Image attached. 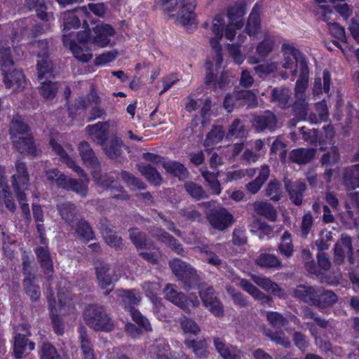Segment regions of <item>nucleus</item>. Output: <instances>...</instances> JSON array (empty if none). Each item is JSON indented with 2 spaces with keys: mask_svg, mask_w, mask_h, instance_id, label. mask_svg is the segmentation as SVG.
Listing matches in <instances>:
<instances>
[{
  "mask_svg": "<svg viewBox=\"0 0 359 359\" xmlns=\"http://www.w3.org/2000/svg\"><path fill=\"white\" fill-rule=\"evenodd\" d=\"M316 289L306 285H299L294 290V296L306 302H312L316 297Z\"/></svg>",
  "mask_w": 359,
  "mask_h": 359,
  "instance_id": "nucleus-48",
  "label": "nucleus"
},
{
  "mask_svg": "<svg viewBox=\"0 0 359 359\" xmlns=\"http://www.w3.org/2000/svg\"><path fill=\"white\" fill-rule=\"evenodd\" d=\"M169 351L168 344L163 339H159L151 346L149 354L152 359H170Z\"/></svg>",
  "mask_w": 359,
  "mask_h": 359,
  "instance_id": "nucleus-29",
  "label": "nucleus"
},
{
  "mask_svg": "<svg viewBox=\"0 0 359 359\" xmlns=\"http://www.w3.org/2000/svg\"><path fill=\"white\" fill-rule=\"evenodd\" d=\"M57 297L59 302L58 310L61 314L67 313L74 309V299L68 290H59Z\"/></svg>",
  "mask_w": 359,
  "mask_h": 359,
  "instance_id": "nucleus-36",
  "label": "nucleus"
},
{
  "mask_svg": "<svg viewBox=\"0 0 359 359\" xmlns=\"http://www.w3.org/2000/svg\"><path fill=\"white\" fill-rule=\"evenodd\" d=\"M79 149L82 159L88 166H94L97 164V159L88 143L83 142L79 144Z\"/></svg>",
  "mask_w": 359,
  "mask_h": 359,
  "instance_id": "nucleus-49",
  "label": "nucleus"
},
{
  "mask_svg": "<svg viewBox=\"0 0 359 359\" xmlns=\"http://www.w3.org/2000/svg\"><path fill=\"white\" fill-rule=\"evenodd\" d=\"M100 99L97 93L92 90L87 99L80 98L76 103V108L81 114L83 111L88 110L90 113V119L100 118L104 114V111L99 105Z\"/></svg>",
  "mask_w": 359,
  "mask_h": 359,
  "instance_id": "nucleus-16",
  "label": "nucleus"
},
{
  "mask_svg": "<svg viewBox=\"0 0 359 359\" xmlns=\"http://www.w3.org/2000/svg\"><path fill=\"white\" fill-rule=\"evenodd\" d=\"M116 295L121 299L126 309H128L133 320L147 331L151 330V325L148 320L144 318L134 306L140 300V296L135 290H119Z\"/></svg>",
  "mask_w": 359,
  "mask_h": 359,
  "instance_id": "nucleus-10",
  "label": "nucleus"
},
{
  "mask_svg": "<svg viewBox=\"0 0 359 359\" xmlns=\"http://www.w3.org/2000/svg\"><path fill=\"white\" fill-rule=\"evenodd\" d=\"M316 154L314 149H293L290 154V159L298 164H306L311 161Z\"/></svg>",
  "mask_w": 359,
  "mask_h": 359,
  "instance_id": "nucleus-31",
  "label": "nucleus"
},
{
  "mask_svg": "<svg viewBox=\"0 0 359 359\" xmlns=\"http://www.w3.org/2000/svg\"><path fill=\"white\" fill-rule=\"evenodd\" d=\"M259 9L257 5L254 6L247 22L246 31L251 37L255 36L261 28Z\"/></svg>",
  "mask_w": 359,
  "mask_h": 359,
  "instance_id": "nucleus-34",
  "label": "nucleus"
},
{
  "mask_svg": "<svg viewBox=\"0 0 359 359\" xmlns=\"http://www.w3.org/2000/svg\"><path fill=\"white\" fill-rule=\"evenodd\" d=\"M95 269L98 284L102 290H106L104 294L107 295L112 290V288L108 289V287L118 279V276L105 264H100L96 266Z\"/></svg>",
  "mask_w": 359,
  "mask_h": 359,
  "instance_id": "nucleus-19",
  "label": "nucleus"
},
{
  "mask_svg": "<svg viewBox=\"0 0 359 359\" xmlns=\"http://www.w3.org/2000/svg\"><path fill=\"white\" fill-rule=\"evenodd\" d=\"M202 175L208 182L210 189L216 194H219L221 192V187L218 182V173L210 172L207 170L202 171Z\"/></svg>",
  "mask_w": 359,
  "mask_h": 359,
  "instance_id": "nucleus-61",
  "label": "nucleus"
},
{
  "mask_svg": "<svg viewBox=\"0 0 359 359\" xmlns=\"http://www.w3.org/2000/svg\"><path fill=\"white\" fill-rule=\"evenodd\" d=\"M138 170L144 176H145L148 180L153 182L154 184H158L161 182V177L160 174L157 172L156 168L151 166L149 164L139 165Z\"/></svg>",
  "mask_w": 359,
  "mask_h": 359,
  "instance_id": "nucleus-54",
  "label": "nucleus"
},
{
  "mask_svg": "<svg viewBox=\"0 0 359 359\" xmlns=\"http://www.w3.org/2000/svg\"><path fill=\"white\" fill-rule=\"evenodd\" d=\"M122 142L120 140H109L104 147L105 154L110 158H114L121 154Z\"/></svg>",
  "mask_w": 359,
  "mask_h": 359,
  "instance_id": "nucleus-58",
  "label": "nucleus"
},
{
  "mask_svg": "<svg viewBox=\"0 0 359 359\" xmlns=\"http://www.w3.org/2000/svg\"><path fill=\"white\" fill-rule=\"evenodd\" d=\"M11 139L13 146L21 154L36 156L37 151L28 126L20 116L13 118L10 126Z\"/></svg>",
  "mask_w": 359,
  "mask_h": 359,
  "instance_id": "nucleus-5",
  "label": "nucleus"
},
{
  "mask_svg": "<svg viewBox=\"0 0 359 359\" xmlns=\"http://www.w3.org/2000/svg\"><path fill=\"white\" fill-rule=\"evenodd\" d=\"M330 74L328 71L324 70L323 73V81L321 78L315 79L313 87V95L318 96L323 92L328 93L330 87Z\"/></svg>",
  "mask_w": 359,
  "mask_h": 359,
  "instance_id": "nucleus-42",
  "label": "nucleus"
},
{
  "mask_svg": "<svg viewBox=\"0 0 359 359\" xmlns=\"http://www.w3.org/2000/svg\"><path fill=\"white\" fill-rule=\"evenodd\" d=\"M285 187L291 200L295 205H299L302 201L303 192L306 189V185L302 182H297L292 184L287 182Z\"/></svg>",
  "mask_w": 359,
  "mask_h": 359,
  "instance_id": "nucleus-39",
  "label": "nucleus"
},
{
  "mask_svg": "<svg viewBox=\"0 0 359 359\" xmlns=\"http://www.w3.org/2000/svg\"><path fill=\"white\" fill-rule=\"evenodd\" d=\"M29 50L37 56L38 79L41 83L39 93L45 99L55 97L59 88L58 83L53 82V66L48 55V41L39 40L30 43Z\"/></svg>",
  "mask_w": 359,
  "mask_h": 359,
  "instance_id": "nucleus-2",
  "label": "nucleus"
},
{
  "mask_svg": "<svg viewBox=\"0 0 359 359\" xmlns=\"http://www.w3.org/2000/svg\"><path fill=\"white\" fill-rule=\"evenodd\" d=\"M224 136V130L222 126H215L207 134L204 141V147L206 150L212 149V148L219 143Z\"/></svg>",
  "mask_w": 359,
  "mask_h": 359,
  "instance_id": "nucleus-32",
  "label": "nucleus"
},
{
  "mask_svg": "<svg viewBox=\"0 0 359 359\" xmlns=\"http://www.w3.org/2000/svg\"><path fill=\"white\" fill-rule=\"evenodd\" d=\"M86 26L85 30L76 34V39L83 49H89L86 47V43L88 41L100 48L106 47L110 44L109 37L113 36L115 34V31L111 25L104 23L97 25L93 29V35H90V31L87 24Z\"/></svg>",
  "mask_w": 359,
  "mask_h": 359,
  "instance_id": "nucleus-7",
  "label": "nucleus"
},
{
  "mask_svg": "<svg viewBox=\"0 0 359 359\" xmlns=\"http://www.w3.org/2000/svg\"><path fill=\"white\" fill-rule=\"evenodd\" d=\"M62 219L67 224L72 225L74 219L77 214V210L74 205L69 203H64L57 206Z\"/></svg>",
  "mask_w": 359,
  "mask_h": 359,
  "instance_id": "nucleus-45",
  "label": "nucleus"
},
{
  "mask_svg": "<svg viewBox=\"0 0 359 359\" xmlns=\"http://www.w3.org/2000/svg\"><path fill=\"white\" fill-rule=\"evenodd\" d=\"M41 359H60L56 349L50 344L44 343L40 352Z\"/></svg>",
  "mask_w": 359,
  "mask_h": 359,
  "instance_id": "nucleus-64",
  "label": "nucleus"
},
{
  "mask_svg": "<svg viewBox=\"0 0 359 359\" xmlns=\"http://www.w3.org/2000/svg\"><path fill=\"white\" fill-rule=\"evenodd\" d=\"M34 278L27 276L24 280V286L26 294L32 302L39 300L41 296L39 287L34 283Z\"/></svg>",
  "mask_w": 359,
  "mask_h": 359,
  "instance_id": "nucleus-50",
  "label": "nucleus"
},
{
  "mask_svg": "<svg viewBox=\"0 0 359 359\" xmlns=\"http://www.w3.org/2000/svg\"><path fill=\"white\" fill-rule=\"evenodd\" d=\"M344 184L347 188H359V164L345 170Z\"/></svg>",
  "mask_w": 359,
  "mask_h": 359,
  "instance_id": "nucleus-37",
  "label": "nucleus"
},
{
  "mask_svg": "<svg viewBox=\"0 0 359 359\" xmlns=\"http://www.w3.org/2000/svg\"><path fill=\"white\" fill-rule=\"evenodd\" d=\"M15 172L12 176V185L25 217L29 216V208L26 203L25 191L29 184V176L25 163L17 161L15 165Z\"/></svg>",
  "mask_w": 359,
  "mask_h": 359,
  "instance_id": "nucleus-8",
  "label": "nucleus"
},
{
  "mask_svg": "<svg viewBox=\"0 0 359 359\" xmlns=\"http://www.w3.org/2000/svg\"><path fill=\"white\" fill-rule=\"evenodd\" d=\"M316 299L313 301L314 304L320 306H327L333 304L337 300V295L330 290H325L322 288L316 289Z\"/></svg>",
  "mask_w": 359,
  "mask_h": 359,
  "instance_id": "nucleus-33",
  "label": "nucleus"
},
{
  "mask_svg": "<svg viewBox=\"0 0 359 359\" xmlns=\"http://www.w3.org/2000/svg\"><path fill=\"white\" fill-rule=\"evenodd\" d=\"M80 347L83 359H95L93 350L86 330L81 327L79 330Z\"/></svg>",
  "mask_w": 359,
  "mask_h": 359,
  "instance_id": "nucleus-38",
  "label": "nucleus"
},
{
  "mask_svg": "<svg viewBox=\"0 0 359 359\" xmlns=\"http://www.w3.org/2000/svg\"><path fill=\"white\" fill-rule=\"evenodd\" d=\"M253 281L262 289L267 292H270L278 297H282L283 292L277 283L272 281L271 279L257 275H252L251 276Z\"/></svg>",
  "mask_w": 359,
  "mask_h": 359,
  "instance_id": "nucleus-27",
  "label": "nucleus"
},
{
  "mask_svg": "<svg viewBox=\"0 0 359 359\" xmlns=\"http://www.w3.org/2000/svg\"><path fill=\"white\" fill-rule=\"evenodd\" d=\"M19 330L24 331L25 333H18L15 335L13 344V351L15 357L20 358L23 354L27 353V351H30L34 349L35 344L32 341H29L26 338V335L29 334V327L25 324L20 325Z\"/></svg>",
  "mask_w": 359,
  "mask_h": 359,
  "instance_id": "nucleus-18",
  "label": "nucleus"
},
{
  "mask_svg": "<svg viewBox=\"0 0 359 359\" xmlns=\"http://www.w3.org/2000/svg\"><path fill=\"white\" fill-rule=\"evenodd\" d=\"M256 263L261 267L281 269L283 267L281 262L274 255L263 253L256 259Z\"/></svg>",
  "mask_w": 359,
  "mask_h": 359,
  "instance_id": "nucleus-41",
  "label": "nucleus"
},
{
  "mask_svg": "<svg viewBox=\"0 0 359 359\" xmlns=\"http://www.w3.org/2000/svg\"><path fill=\"white\" fill-rule=\"evenodd\" d=\"M36 254L41 267L46 273L52 271L53 264L50 258V255L46 247H39L36 249Z\"/></svg>",
  "mask_w": 359,
  "mask_h": 359,
  "instance_id": "nucleus-46",
  "label": "nucleus"
},
{
  "mask_svg": "<svg viewBox=\"0 0 359 359\" xmlns=\"http://www.w3.org/2000/svg\"><path fill=\"white\" fill-rule=\"evenodd\" d=\"M180 326L186 334H197L201 329L198 324L192 319L183 316L180 320Z\"/></svg>",
  "mask_w": 359,
  "mask_h": 359,
  "instance_id": "nucleus-62",
  "label": "nucleus"
},
{
  "mask_svg": "<svg viewBox=\"0 0 359 359\" xmlns=\"http://www.w3.org/2000/svg\"><path fill=\"white\" fill-rule=\"evenodd\" d=\"M67 185L68 187H62L67 190H72L82 197L87 195L88 181L79 182L73 179L67 178Z\"/></svg>",
  "mask_w": 359,
  "mask_h": 359,
  "instance_id": "nucleus-55",
  "label": "nucleus"
},
{
  "mask_svg": "<svg viewBox=\"0 0 359 359\" xmlns=\"http://www.w3.org/2000/svg\"><path fill=\"white\" fill-rule=\"evenodd\" d=\"M102 233L106 243L111 247L116 248L121 244V238L116 235L115 232L109 229L108 227H101Z\"/></svg>",
  "mask_w": 359,
  "mask_h": 359,
  "instance_id": "nucleus-60",
  "label": "nucleus"
},
{
  "mask_svg": "<svg viewBox=\"0 0 359 359\" xmlns=\"http://www.w3.org/2000/svg\"><path fill=\"white\" fill-rule=\"evenodd\" d=\"M50 144L53 150L55 151L56 154L60 156L61 161L67 164V165L72 168L74 171L76 172L78 174L82 175L83 170L76 164L74 160L68 156L66 152L63 150L62 147L58 144L53 138H52L50 141Z\"/></svg>",
  "mask_w": 359,
  "mask_h": 359,
  "instance_id": "nucleus-30",
  "label": "nucleus"
},
{
  "mask_svg": "<svg viewBox=\"0 0 359 359\" xmlns=\"http://www.w3.org/2000/svg\"><path fill=\"white\" fill-rule=\"evenodd\" d=\"M214 346L223 359H241L242 352L236 347L226 344L220 338H215Z\"/></svg>",
  "mask_w": 359,
  "mask_h": 359,
  "instance_id": "nucleus-24",
  "label": "nucleus"
},
{
  "mask_svg": "<svg viewBox=\"0 0 359 359\" xmlns=\"http://www.w3.org/2000/svg\"><path fill=\"white\" fill-rule=\"evenodd\" d=\"M252 205L257 215H262L272 222L276 219L277 212L270 203L264 201H256Z\"/></svg>",
  "mask_w": 359,
  "mask_h": 359,
  "instance_id": "nucleus-35",
  "label": "nucleus"
},
{
  "mask_svg": "<svg viewBox=\"0 0 359 359\" xmlns=\"http://www.w3.org/2000/svg\"><path fill=\"white\" fill-rule=\"evenodd\" d=\"M207 217L210 225L219 231L227 229L233 222V216L224 208L211 210Z\"/></svg>",
  "mask_w": 359,
  "mask_h": 359,
  "instance_id": "nucleus-17",
  "label": "nucleus"
},
{
  "mask_svg": "<svg viewBox=\"0 0 359 359\" xmlns=\"http://www.w3.org/2000/svg\"><path fill=\"white\" fill-rule=\"evenodd\" d=\"M146 295L151 299L155 306V312L163 310L161 302L158 300L157 295L159 294L161 285L157 282H145L142 286Z\"/></svg>",
  "mask_w": 359,
  "mask_h": 359,
  "instance_id": "nucleus-28",
  "label": "nucleus"
},
{
  "mask_svg": "<svg viewBox=\"0 0 359 359\" xmlns=\"http://www.w3.org/2000/svg\"><path fill=\"white\" fill-rule=\"evenodd\" d=\"M170 266L173 273L189 287H192L198 281V275L189 264L179 259H174L170 262Z\"/></svg>",
  "mask_w": 359,
  "mask_h": 359,
  "instance_id": "nucleus-14",
  "label": "nucleus"
},
{
  "mask_svg": "<svg viewBox=\"0 0 359 359\" xmlns=\"http://www.w3.org/2000/svg\"><path fill=\"white\" fill-rule=\"evenodd\" d=\"M290 99L289 90L286 89H273L271 93V102L276 103L280 107L287 106Z\"/></svg>",
  "mask_w": 359,
  "mask_h": 359,
  "instance_id": "nucleus-52",
  "label": "nucleus"
},
{
  "mask_svg": "<svg viewBox=\"0 0 359 359\" xmlns=\"http://www.w3.org/2000/svg\"><path fill=\"white\" fill-rule=\"evenodd\" d=\"M239 284L241 287L252 295L256 299L263 300L264 302H269L271 299L266 297L263 292L257 289L255 285L246 280H239Z\"/></svg>",
  "mask_w": 359,
  "mask_h": 359,
  "instance_id": "nucleus-47",
  "label": "nucleus"
},
{
  "mask_svg": "<svg viewBox=\"0 0 359 359\" xmlns=\"http://www.w3.org/2000/svg\"><path fill=\"white\" fill-rule=\"evenodd\" d=\"M274 45V40L270 36H266L264 39L257 45L256 53L261 59H264L273 50Z\"/></svg>",
  "mask_w": 359,
  "mask_h": 359,
  "instance_id": "nucleus-53",
  "label": "nucleus"
},
{
  "mask_svg": "<svg viewBox=\"0 0 359 359\" xmlns=\"http://www.w3.org/2000/svg\"><path fill=\"white\" fill-rule=\"evenodd\" d=\"M252 125L257 131L265 129L273 130L277 126V119L273 113L266 111L264 114L255 117Z\"/></svg>",
  "mask_w": 359,
  "mask_h": 359,
  "instance_id": "nucleus-25",
  "label": "nucleus"
},
{
  "mask_svg": "<svg viewBox=\"0 0 359 359\" xmlns=\"http://www.w3.org/2000/svg\"><path fill=\"white\" fill-rule=\"evenodd\" d=\"M184 344L188 348H192L193 352L198 357H206L208 354L205 341H196L194 339H186Z\"/></svg>",
  "mask_w": 359,
  "mask_h": 359,
  "instance_id": "nucleus-51",
  "label": "nucleus"
},
{
  "mask_svg": "<svg viewBox=\"0 0 359 359\" xmlns=\"http://www.w3.org/2000/svg\"><path fill=\"white\" fill-rule=\"evenodd\" d=\"M278 250L279 252L285 257L288 258L293 255L294 246L292 236L288 231H285L281 236Z\"/></svg>",
  "mask_w": 359,
  "mask_h": 359,
  "instance_id": "nucleus-43",
  "label": "nucleus"
},
{
  "mask_svg": "<svg viewBox=\"0 0 359 359\" xmlns=\"http://www.w3.org/2000/svg\"><path fill=\"white\" fill-rule=\"evenodd\" d=\"M26 2L30 9H35L39 18L44 22H50L53 20V15L47 13L46 7L43 0H26Z\"/></svg>",
  "mask_w": 359,
  "mask_h": 359,
  "instance_id": "nucleus-40",
  "label": "nucleus"
},
{
  "mask_svg": "<svg viewBox=\"0 0 359 359\" xmlns=\"http://www.w3.org/2000/svg\"><path fill=\"white\" fill-rule=\"evenodd\" d=\"M352 245L351 238L346 235H341L339 242L335 244L334 249V262L336 264L344 262L345 255L352 253Z\"/></svg>",
  "mask_w": 359,
  "mask_h": 359,
  "instance_id": "nucleus-23",
  "label": "nucleus"
},
{
  "mask_svg": "<svg viewBox=\"0 0 359 359\" xmlns=\"http://www.w3.org/2000/svg\"><path fill=\"white\" fill-rule=\"evenodd\" d=\"M83 319L96 331L110 332L114 327V321L102 306L89 305L83 312Z\"/></svg>",
  "mask_w": 359,
  "mask_h": 359,
  "instance_id": "nucleus-9",
  "label": "nucleus"
},
{
  "mask_svg": "<svg viewBox=\"0 0 359 359\" xmlns=\"http://www.w3.org/2000/svg\"><path fill=\"white\" fill-rule=\"evenodd\" d=\"M163 294L166 299L184 310H190L199 304L198 297L195 294H191L187 298L183 293L178 292L175 287L170 284L166 285L163 290Z\"/></svg>",
  "mask_w": 359,
  "mask_h": 359,
  "instance_id": "nucleus-13",
  "label": "nucleus"
},
{
  "mask_svg": "<svg viewBox=\"0 0 359 359\" xmlns=\"http://www.w3.org/2000/svg\"><path fill=\"white\" fill-rule=\"evenodd\" d=\"M75 11L77 13V15L75 14L74 11H68L62 15V41L65 46H69L76 59L81 62H86L93 57V54L90 49H83L78 41L76 42L72 39V32H71V30L76 29L79 27L80 20L79 17L87 15L88 12L86 6L81 7Z\"/></svg>",
  "mask_w": 359,
  "mask_h": 359,
  "instance_id": "nucleus-4",
  "label": "nucleus"
},
{
  "mask_svg": "<svg viewBox=\"0 0 359 359\" xmlns=\"http://www.w3.org/2000/svg\"><path fill=\"white\" fill-rule=\"evenodd\" d=\"M194 5L187 1H182V8L177 18L178 22L188 29L196 27V15L194 13Z\"/></svg>",
  "mask_w": 359,
  "mask_h": 359,
  "instance_id": "nucleus-20",
  "label": "nucleus"
},
{
  "mask_svg": "<svg viewBox=\"0 0 359 359\" xmlns=\"http://www.w3.org/2000/svg\"><path fill=\"white\" fill-rule=\"evenodd\" d=\"M108 128L109 126L106 123L101 122L86 127L90 139L99 144H103L106 140Z\"/></svg>",
  "mask_w": 359,
  "mask_h": 359,
  "instance_id": "nucleus-26",
  "label": "nucleus"
},
{
  "mask_svg": "<svg viewBox=\"0 0 359 359\" xmlns=\"http://www.w3.org/2000/svg\"><path fill=\"white\" fill-rule=\"evenodd\" d=\"M283 59L280 63L272 57L267 62L256 66L254 69L259 77L278 70L280 65L289 71L292 76H297L300 72L308 68V63L304 55L297 48L288 43H283L281 47Z\"/></svg>",
  "mask_w": 359,
  "mask_h": 359,
  "instance_id": "nucleus-3",
  "label": "nucleus"
},
{
  "mask_svg": "<svg viewBox=\"0 0 359 359\" xmlns=\"http://www.w3.org/2000/svg\"><path fill=\"white\" fill-rule=\"evenodd\" d=\"M226 25L224 14L217 15L214 18L211 27L214 36L210 39V43L215 53V56L212 62H208L206 64L208 72L205 76V83L207 84L212 83L214 87L219 88H223L225 84H229L231 82L227 73H222L219 81L215 80L214 75V71L217 72L223 62L220 41L224 34L225 35Z\"/></svg>",
  "mask_w": 359,
  "mask_h": 359,
  "instance_id": "nucleus-1",
  "label": "nucleus"
},
{
  "mask_svg": "<svg viewBox=\"0 0 359 359\" xmlns=\"http://www.w3.org/2000/svg\"><path fill=\"white\" fill-rule=\"evenodd\" d=\"M297 75L299 78L297 81L295 86L296 100L294 104V109L297 116L302 119L306 118L308 113V103L306 101L304 93L308 86L309 68L304 70V72H300Z\"/></svg>",
  "mask_w": 359,
  "mask_h": 359,
  "instance_id": "nucleus-11",
  "label": "nucleus"
},
{
  "mask_svg": "<svg viewBox=\"0 0 359 359\" xmlns=\"http://www.w3.org/2000/svg\"><path fill=\"white\" fill-rule=\"evenodd\" d=\"M348 201L346 203L347 211L351 218L353 217V212H359V192H351L348 194Z\"/></svg>",
  "mask_w": 359,
  "mask_h": 359,
  "instance_id": "nucleus-63",
  "label": "nucleus"
},
{
  "mask_svg": "<svg viewBox=\"0 0 359 359\" xmlns=\"http://www.w3.org/2000/svg\"><path fill=\"white\" fill-rule=\"evenodd\" d=\"M49 307L54 331L57 334H62L64 330V325L56 313L57 309L56 308L55 302H52V301L49 299Z\"/></svg>",
  "mask_w": 359,
  "mask_h": 359,
  "instance_id": "nucleus-59",
  "label": "nucleus"
},
{
  "mask_svg": "<svg viewBox=\"0 0 359 359\" xmlns=\"http://www.w3.org/2000/svg\"><path fill=\"white\" fill-rule=\"evenodd\" d=\"M47 180L55 182L58 187H68L67 185V176L57 169H52L46 171Z\"/></svg>",
  "mask_w": 359,
  "mask_h": 359,
  "instance_id": "nucleus-57",
  "label": "nucleus"
},
{
  "mask_svg": "<svg viewBox=\"0 0 359 359\" xmlns=\"http://www.w3.org/2000/svg\"><path fill=\"white\" fill-rule=\"evenodd\" d=\"M5 173V168L0 167V208L5 205L8 210L13 212L15 210V204L9 190Z\"/></svg>",
  "mask_w": 359,
  "mask_h": 359,
  "instance_id": "nucleus-22",
  "label": "nucleus"
},
{
  "mask_svg": "<svg viewBox=\"0 0 359 359\" xmlns=\"http://www.w3.org/2000/svg\"><path fill=\"white\" fill-rule=\"evenodd\" d=\"M13 66L9 48L0 45V67L4 74V81L7 88L17 90L25 85V76L21 70L15 69L9 72Z\"/></svg>",
  "mask_w": 359,
  "mask_h": 359,
  "instance_id": "nucleus-6",
  "label": "nucleus"
},
{
  "mask_svg": "<svg viewBox=\"0 0 359 359\" xmlns=\"http://www.w3.org/2000/svg\"><path fill=\"white\" fill-rule=\"evenodd\" d=\"M200 296L203 304L215 316H222L223 307L219 301L214 296V290L212 287H208L205 290L200 291Z\"/></svg>",
  "mask_w": 359,
  "mask_h": 359,
  "instance_id": "nucleus-21",
  "label": "nucleus"
},
{
  "mask_svg": "<svg viewBox=\"0 0 359 359\" xmlns=\"http://www.w3.org/2000/svg\"><path fill=\"white\" fill-rule=\"evenodd\" d=\"M245 14V8L242 4L231 7L228 11L229 23L226 27L225 38L229 41L234 39L236 30L243 26L242 17Z\"/></svg>",
  "mask_w": 359,
  "mask_h": 359,
  "instance_id": "nucleus-15",
  "label": "nucleus"
},
{
  "mask_svg": "<svg viewBox=\"0 0 359 359\" xmlns=\"http://www.w3.org/2000/svg\"><path fill=\"white\" fill-rule=\"evenodd\" d=\"M130 237L132 242L139 250H142L140 256L147 262L156 264L160 256V251L152 246V244L145 239V236L137 229L130 231Z\"/></svg>",
  "mask_w": 359,
  "mask_h": 359,
  "instance_id": "nucleus-12",
  "label": "nucleus"
},
{
  "mask_svg": "<svg viewBox=\"0 0 359 359\" xmlns=\"http://www.w3.org/2000/svg\"><path fill=\"white\" fill-rule=\"evenodd\" d=\"M152 235L161 239L163 242H164L166 245L172 248L175 251L179 254L182 255L183 252V249L181 247V245L177 243V241L171 237L166 232L160 229H156L154 230L152 232Z\"/></svg>",
  "mask_w": 359,
  "mask_h": 359,
  "instance_id": "nucleus-44",
  "label": "nucleus"
},
{
  "mask_svg": "<svg viewBox=\"0 0 359 359\" xmlns=\"http://www.w3.org/2000/svg\"><path fill=\"white\" fill-rule=\"evenodd\" d=\"M162 165L168 172L172 174L175 176L182 177L186 175V168L182 164L178 162L171 161H163Z\"/></svg>",
  "mask_w": 359,
  "mask_h": 359,
  "instance_id": "nucleus-56",
  "label": "nucleus"
}]
</instances>
